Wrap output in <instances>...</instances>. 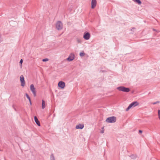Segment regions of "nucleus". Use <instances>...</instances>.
<instances>
[{
  "label": "nucleus",
  "instance_id": "11",
  "mask_svg": "<svg viewBox=\"0 0 160 160\" xmlns=\"http://www.w3.org/2000/svg\"><path fill=\"white\" fill-rule=\"evenodd\" d=\"M84 127V125L83 124H79L77 125L76 126V128L77 129H82Z\"/></svg>",
  "mask_w": 160,
  "mask_h": 160
},
{
  "label": "nucleus",
  "instance_id": "3",
  "mask_svg": "<svg viewBox=\"0 0 160 160\" xmlns=\"http://www.w3.org/2000/svg\"><path fill=\"white\" fill-rule=\"evenodd\" d=\"M138 105L139 103L137 101L133 102L129 105L128 108L126 109V111H128L132 107H135Z\"/></svg>",
  "mask_w": 160,
  "mask_h": 160
},
{
  "label": "nucleus",
  "instance_id": "25",
  "mask_svg": "<svg viewBox=\"0 0 160 160\" xmlns=\"http://www.w3.org/2000/svg\"><path fill=\"white\" fill-rule=\"evenodd\" d=\"M29 101L30 102V104L31 105L32 104V103H31V100H30V101Z\"/></svg>",
  "mask_w": 160,
  "mask_h": 160
},
{
  "label": "nucleus",
  "instance_id": "12",
  "mask_svg": "<svg viewBox=\"0 0 160 160\" xmlns=\"http://www.w3.org/2000/svg\"><path fill=\"white\" fill-rule=\"evenodd\" d=\"M34 120L36 124L38 126H40V123L36 116L34 117Z\"/></svg>",
  "mask_w": 160,
  "mask_h": 160
},
{
  "label": "nucleus",
  "instance_id": "13",
  "mask_svg": "<svg viewBox=\"0 0 160 160\" xmlns=\"http://www.w3.org/2000/svg\"><path fill=\"white\" fill-rule=\"evenodd\" d=\"M42 109H44L45 108V102L44 100H42Z\"/></svg>",
  "mask_w": 160,
  "mask_h": 160
},
{
  "label": "nucleus",
  "instance_id": "26",
  "mask_svg": "<svg viewBox=\"0 0 160 160\" xmlns=\"http://www.w3.org/2000/svg\"><path fill=\"white\" fill-rule=\"evenodd\" d=\"M158 117H159V119H160V116H158Z\"/></svg>",
  "mask_w": 160,
  "mask_h": 160
},
{
  "label": "nucleus",
  "instance_id": "5",
  "mask_svg": "<svg viewBox=\"0 0 160 160\" xmlns=\"http://www.w3.org/2000/svg\"><path fill=\"white\" fill-rule=\"evenodd\" d=\"M30 89L32 91V92L34 96H36V92L35 90V88H34V85L33 84H32L30 85Z\"/></svg>",
  "mask_w": 160,
  "mask_h": 160
},
{
  "label": "nucleus",
  "instance_id": "24",
  "mask_svg": "<svg viewBox=\"0 0 160 160\" xmlns=\"http://www.w3.org/2000/svg\"><path fill=\"white\" fill-rule=\"evenodd\" d=\"M139 132L140 133H142V131L141 130H139Z\"/></svg>",
  "mask_w": 160,
  "mask_h": 160
},
{
  "label": "nucleus",
  "instance_id": "15",
  "mask_svg": "<svg viewBox=\"0 0 160 160\" xmlns=\"http://www.w3.org/2000/svg\"><path fill=\"white\" fill-rule=\"evenodd\" d=\"M50 160H55L54 157L52 154L50 156Z\"/></svg>",
  "mask_w": 160,
  "mask_h": 160
},
{
  "label": "nucleus",
  "instance_id": "2",
  "mask_svg": "<svg viewBox=\"0 0 160 160\" xmlns=\"http://www.w3.org/2000/svg\"><path fill=\"white\" fill-rule=\"evenodd\" d=\"M117 89L119 91L126 92H128L130 91L129 88H127L123 86L118 87L117 88Z\"/></svg>",
  "mask_w": 160,
  "mask_h": 160
},
{
  "label": "nucleus",
  "instance_id": "1",
  "mask_svg": "<svg viewBox=\"0 0 160 160\" xmlns=\"http://www.w3.org/2000/svg\"><path fill=\"white\" fill-rule=\"evenodd\" d=\"M116 120V118L114 116L108 118L106 121L107 122L113 123L115 122Z\"/></svg>",
  "mask_w": 160,
  "mask_h": 160
},
{
  "label": "nucleus",
  "instance_id": "8",
  "mask_svg": "<svg viewBox=\"0 0 160 160\" xmlns=\"http://www.w3.org/2000/svg\"><path fill=\"white\" fill-rule=\"evenodd\" d=\"M58 86L61 89H63L65 86V83L63 81H60L58 83Z\"/></svg>",
  "mask_w": 160,
  "mask_h": 160
},
{
  "label": "nucleus",
  "instance_id": "18",
  "mask_svg": "<svg viewBox=\"0 0 160 160\" xmlns=\"http://www.w3.org/2000/svg\"><path fill=\"white\" fill-rule=\"evenodd\" d=\"M84 54H85L84 52H81L80 53V56L81 57L83 56Z\"/></svg>",
  "mask_w": 160,
  "mask_h": 160
},
{
  "label": "nucleus",
  "instance_id": "14",
  "mask_svg": "<svg viewBox=\"0 0 160 160\" xmlns=\"http://www.w3.org/2000/svg\"><path fill=\"white\" fill-rule=\"evenodd\" d=\"M133 1L134 2L138 3L139 5H140L142 3V2L140 0H133Z\"/></svg>",
  "mask_w": 160,
  "mask_h": 160
},
{
  "label": "nucleus",
  "instance_id": "22",
  "mask_svg": "<svg viewBox=\"0 0 160 160\" xmlns=\"http://www.w3.org/2000/svg\"><path fill=\"white\" fill-rule=\"evenodd\" d=\"M22 59H21L20 60V63L22 64Z\"/></svg>",
  "mask_w": 160,
  "mask_h": 160
},
{
  "label": "nucleus",
  "instance_id": "16",
  "mask_svg": "<svg viewBox=\"0 0 160 160\" xmlns=\"http://www.w3.org/2000/svg\"><path fill=\"white\" fill-rule=\"evenodd\" d=\"M26 96L27 97V98H28V99L29 100V101H30V98L29 95L28 94L26 93Z\"/></svg>",
  "mask_w": 160,
  "mask_h": 160
},
{
  "label": "nucleus",
  "instance_id": "23",
  "mask_svg": "<svg viewBox=\"0 0 160 160\" xmlns=\"http://www.w3.org/2000/svg\"><path fill=\"white\" fill-rule=\"evenodd\" d=\"M159 102H154L153 103V104H157V103H159Z\"/></svg>",
  "mask_w": 160,
  "mask_h": 160
},
{
  "label": "nucleus",
  "instance_id": "4",
  "mask_svg": "<svg viewBox=\"0 0 160 160\" xmlns=\"http://www.w3.org/2000/svg\"><path fill=\"white\" fill-rule=\"evenodd\" d=\"M63 25L62 22L60 21H58L56 24V28L58 30H61L62 28Z\"/></svg>",
  "mask_w": 160,
  "mask_h": 160
},
{
  "label": "nucleus",
  "instance_id": "17",
  "mask_svg": "<svg viewBox=\"0 0 160 160\" xmlns=\"http://www.w3.org/2000/svg\"><path fill=\"white\" fill-rule=\"evenodd\" d=\"M102 130L101 131V133H103L104 132V127H103L102 128Z\"/></svg>",
  "mask_w": 160,
  "mask_h": 160
},
{
  "label": "nucleus",
  "instance_id": "21",
  "mask_svg": "<svg viewBox=\"0 0 160 160\" xmlns=\"http://www.w3.org/2000/svg\"><path fill=\"white\" fill-rule=\"evenodd\" d=\"M158 116H160V110H158Z\"/></svg>",
  "mask_w": 160,
  "mask_h": 160
},
{
  "label": "nucleus",
  "instance_id": "27",
  "mask_svg": "<svg viewBox=\"0 0 160 160\" xmlns=\"http://www.w3.org/2000/svg\"><path fill=\"white\" fill-rule=\"evenodd\" d=\"M153 30H154V31H155V30L154 29H153Z\"/></svg>",
  "mask_w": 160,
  "mask_h": 160
},
{
  "label": "nucleus",
  "instance_id": "6",
  "mask_svg": "<svg viewBox=\"0 0 160 160\" xmlns=\"http://www.w3.org/2000/svg\"><path fill=\"white\" fill-rule=\"evenodd\" d=\"M90 37V34L88 32H85L83 35V38H84L86 40H89Z\"/></svg>",
  "mask_w": 160,
  "mask_h": 160
},
{
  "label": "nucleus",
  "instance_id": "19",
  "mask_svg": "<svg viewBox=\"0 0 160 160\" xmlns=\"http://www.w3.org/2000/svg\"><path fill=\"white\" fill-rule=\"evenodd\" d=\"M48 61V58H46L44 59H42V61L43 62H47Z\"/></svg>",
  "mask_w": 160,
  "mask_h": 160
},
{
  "label": "nucleus",
  "instance_id": "10",
  "mask_svg": "<svg viewBox=\"0 0 160 160\" xmlns=\"http://www.w3.org/2000/svg\"><path fill=\"white\" fill-rule=\"evenodd\" d=\"M97 2L96 0H92L91 1V8L92 9L94 8L96 6Z\"/></svg>",
  "mask_w": 160,
  "mask_h": 160
},
{
  "label": "nucleus",
  "instance_id": "7",
  "mask_svg": "<svg viewBox=\"0 0 160 160\" xmlns=\"http://www.w3.org/2000/svg\"><path fill=\"white\" fill-rule=\"evenodd\" d=\"M20 81L21 82V86L24 87L25 86V82L24 78L22 75H21L20 77Z\"/></svg>",
  "mask_w": 160,
  "mask_h": 160
},
{
  "label": "nucleus",
  "instance_id": "9",
  "mask_svg": "<svg viewBox=\"0 0 160 160\" xmlns=\"http://www.w3.org/2000/svg\"><path fill=\"white\" fill-rule=\"evenodd\" d=\"M75 58L74 55L73 53H71L69 57L67 58V60L68 61H72Z\"/></svg>",
  "mask_w": 160,
  "mask_h": 160
},
{
  "label": "nucleus",
  "instance_id": "20",
  "mask_svg": "<svg viewBox=\"0 0 160 160\" xmlns=\"http://www.w3.org/2000/svg\"><path fill=\"white\" fill-rule=\"evenodd\" d=\"M131 158L133 159H134V158H136V156H135L134 155H132L131 156Z\"/></svg>",
  "mask_w": 160,
  "mask_h": 160
}]
</instances>
